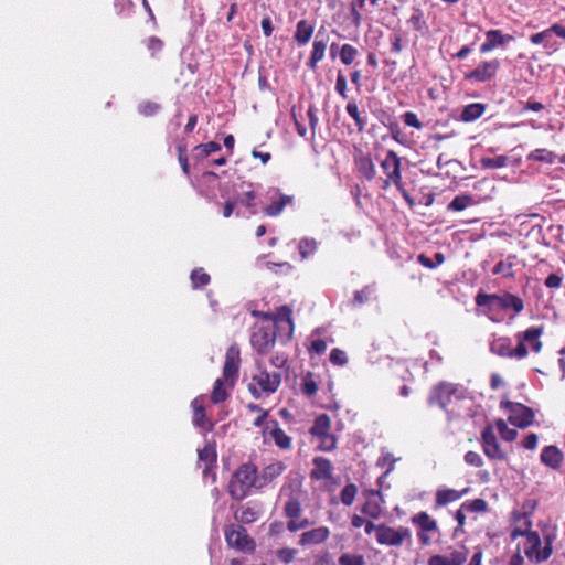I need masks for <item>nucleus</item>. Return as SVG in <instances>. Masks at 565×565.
I'll return each instance as SVG.
<instances>
[{"label":"nucleus","instance_id":"58","mask_svg":"<svg viewBox=\"0 0 565 565\" xmlns=\"http://www.w3.org/2000/svg\"><path fill=\"white\" fill-rule=\"evenodd\" d=\"M309 350L318 355L323 354L327 350V342L322 339H316L311 342Z\"/></svg>","mask_w":565,"mask_h":565},{"label":"nucleus","instance_id":"27","mask_svg":"<svg viewBox=\"0 0 565 565\" xmlns=\"http://www.w3.org/2000/svg\"><path fill=\"white\" fill-rule=\"evenodd\" d=\"M221 150V145L215 141H210L207 143H201L193 148L192 156L195 160H203L207 158L211 153L217 152Z\"/></svg>","mask_w":565,"mask_h":565},{"label":"nucleus","instance_id":"19","mask_svg":"<svg viewBox=\"0 0 565 565\" xmlns=\"http://www.w3.org/2000/svg\"><path fill=\"white\" fill-rule=\"evenodd\" d=\"M203 399L204 396L200 395L195 397L191 403L193 409V424L196 427L212 429L213 424L206 418L205 409L203 407Z\"/></svg>","mask_w":565,"mask_h":565},{"label":"nucleus","instance_id":"54","mask_svg":"<svg viewBox=\"0 0 565 565\" xmlns=\"http://www.w3.org/2000/svg\"><path fill=\"white\" fill-rule=\"evenodd\" d=\"M160 109V106L153 102H145L139 105V113L145 116H152Z\"/></svg>","mask_w":565,"mask_h":565},{"label":"nucleus","instance_id":"4","mask_svg":"<svg viewBox=\"0 0 565 565\" xmlns=\"http://www.w3.org/2000/svg\"><path fill=\"white\" fill-rule=\"evenodd\" d=\"M466 399H468V392L465 387L457 384L443 382L431 390L428 402L430 405L436 404L445 409L454 401Z\"/></svg>","mask_w":565,"mask_h":565},{"label":"nucleus","instance_id":"50","mask_svg":"<svg viewBox=\"0 0 565 565\" xmlns=\"http://www.w3.org/2000/svg\"><path fill=\"white\" fill-rule=\"evenodd\" d=\"M408 22L415 30L420 31L425 26L423 12L420 10L415 9Z\"/></svg>","mask_w":565,"mask_h":565},{"label":"nucleus","instance_id":"43","mask_svg":"<svg viewBox=\"0 0 565 565\" xmlns=\"http://www.w3.org/2000/svg\"><path fill=\"white\" fill-rule=\"evenodd\" d=\"M411 540V531L407 527L391 529V545H399Z\"/></svg>","mask_w":565,"mask_h":565},{"label":"nucleus","instance_id":"53","mask_svg":"<svg viewBox=\"0 0 565 565\" xmlns=\"http://www.w3.org/2000/svg\"><path fill=\"white\" fill-rule=\"evenodd\" d=\"M296 554H297V551L294 548H289V547L280 548L277 552L278 558L285 564H289L290 562H292Z\"/></svg>","mask_w":565,"mask_h":565},{"label":"nucleus","instance_id":"10","mask_svg":"<svg viewBox=\"0 0 565 565\" xmlns=\"http://www.w3.org/2000/svg\"><path fill=\"white\" fill-rule=\"evenodd\" d=\"M239 363V348L237 344H232L226 351L223 366V376L231 386L234 385L238 376Z\"/></svg>","mask_w":565,"mask_h":565},{"label":"nucleus","instance_id":"57","mask_svg":"<svg viewBox=\"0 0 565 565\" xmlns=\"http://www.w3.org/2000/svg\"><path fill=\"white\" fill-rule=\"evenodd\" d=\"M318 386L311 377H306L302 385V392L307 396H312L317 393Z\"/></svg>","mask_w":565,"mask_h":565},{"label":"nucleus","instance_id":"5","mask_svg":"<svg viewBox=\"0 0 565 565\" xmlns=\"http://www.w3.org/2000/svg\"><path fill=\"white\" fill-rule=\"evenodd\" d=\"M310 476L313 480L321 482L322 491L333 492L337 490L339 483L333 476V467L329 459L316 457Z\"/></svg>","mask_w":565,"mask_h":565},{"label":"nucleus","instance_id":"34","mask_svg":"<svg viewBox=\"0 0 565 565\" xmlns=\"http://www.w3.org/2000/svg\"><path fill=\"white\" fill-rule=\"evenodd\" d=\"M499 298L500 295L479 292L476 296L475 301L477 306L487 307L489 310H492L494 308H499Z\"/></svg>","mask_w":565,"mask_h":565},{"label":"nucleus","instance_id":"49","mask_svg":"<svg viewBox=\"0 0 565 565\" xmlns=\"http://www.w3.org/2000/svg\"><path fill=\"white\" fill-rule=\"evenodd\" d=\"M345 109H347V113L354 119L359 129L360 130L363 129L364 120L360 116V111H359V107H358L356 103H354V102L348 103Z\"/></svg>","mask_w":565,"mask_h":565},{"label":"nucleus","instance_id":"15","mask_svg":"<svg viewBox=\"0 0 565 565\" xmlns=\"http://www.w3.org/2000/svg\"><path fill=\"white\" fill-rule=\"evenodd\" d=\"M268 199L270 203L264 209L265 214L268 216L279 215L285 206L292 201L291 196L281 194L277 189L268 192Z\"/></svg>","mask_w":565,"mask_h":565},{"label":"nucleus","instance_id":"52","mask_svg":"<svg viewBox=\"0 0 565 565\" xmlns=\"http://www.w3.org/2000/svg\"><path fill=\"white\" fill-rule=\"evenodd\" d=\"M330 361L335 365H344L348 362L347 353L340 349H333L330 353Z\"/></svg>","mask_w":565,"mask_h":565},{"label":"nucleus","instance_id":"64","mask_svg":"<svg viewBox=\"0 0 565 565\" xmlns=\"http://www.w3.org/2000/svg\"><path fill=\"white\" fill-rule=\"evenodd\" d=\"M523 446L526 449L533 450L537 446V435L536 434H529L525 439L523 440Z\"/></svg>","mask_w":565,"mask_h":565},{"label":"nucleus","instance_id":"61","mask_svg":"<svg viewBox=\"0 0 565 565\" xmlns=\"http://www.w3.org/2000/svg\"><path fill=\"white\" fill-rule=\"evenodd\" d=\"M335 90L343 97L347 98V79L341 73L338 74L335 82Z\"/></svg>","mask_w":565,"mask_h":565},{"label":"nucleus","instance_id":"32","mask_svg":"<svg viewBox=\"0 0 565 565\" xmlns=\"http://www.w3.org/2000/svg\"><path fill=\"white\" fill-rule=\"evenodd\" d=\"M375 298H376L375 288L373 286H366L363 289L356 290L354 292L352 303L354 306H361V305H364Z\"/></svg>","mask_w":565,"mask_h":565},{"label":"nucleus","instance_id":"31","mask_svg":"<svg viewBox=\"0 0 565 565\" xmlns=\"http://www.w3.org/2000/svg\"><path fill=\"white\" fill-rule=\"evenodd\" d=\"M484 105L479 103H473L465 107L461 113V119L463 121H473L481 117L484 113Z\"/></svg>","mask_w":565,"mask_h":565},{"label":"nucleus","instance_id":"62","mask_svg":"<svg viewBox=\"0 0 565 565\" xmlns=\"http://www.w3.org/2000/svg\"><path fill=\"white\" fill-rule=\"evenodd\" d=\"M403 118H404V122L407 126L415 127V128L422 127L420 121L418 120L417 116L414 113L407 111L403 115Z\"/></svg>","mask_w":565,"mask_h":565},{"label":"nucleus","instance_id":"3","mask_svg":"<svg viewBox=\"0 0 565 565\" xmlns=\"http://www.w3.org/2000/svg\"><path fill=\"white\" fill-rule=\"evenodd\" d=\"M264 481L257 476V468L253 463L242 465L233 475L230 483V494L242 492L243 494L252 488L259 489Z\"/></svg>","mask_w":565,"mask_h":565},{"label":"nucleus","instance_id":"28","mask_svg":"<svg viewBox=\"0 0 565 565\" xmlns=\"http://www.w3.org/2000/svg\"><path fill=\"white\" fill-rule=\"evenodd\" d=\"M259 510L252 507H239L235 510L234 516L241 523H252L258 519Z\"/></svg>","mask_w":565,"mask_h":565},{"label":"nucleus","instance_id":"45","mask_svg":"<svg viewBox=\"0 0 565 565\" xmlns=\"http://www.w3.org/2000/svg\"><path fill=\"white\" fill-rule=\"evenodd\" d=\"M191 281L194 288H200L210 282V275L202 268L194 269L191 274Z\"/></svg>","mask_w":565,"mask_h":565},{"label":"nucleus","instance_id":"20","mask_svg":"<svg viewBox=\"0 0 565 565\" xmlns=\"http://www.w3.org/2000/svg\"><path fill=\"white\" fill-rule=\"evenodd\" d=\"M537 505L536 500L526 498L520 508L512 512V525L521 524L522 521H530V515L533 513Z\"/></svg>","mask_w":565,"mask_h":565},{"label":"nucleus","instance_id":"35","mask_svg":"<svg viewBox=\"0 0 565 565\" xmlns=\"http://www.w3.org/2000/svg\"><path fill=\"white\" fill-rule=\"evenodd\" d=\"M551 38H552V34H551V31L548 28L542 32L532 34L530 38V41L532 44H535V45L544 43V47L557 50V45H555L554 43H551Z\"/></svg>","mask_w":565,"mask_h":565},{"label":"nucleus","instance_id":"29","mask_svg":"<svg viewBox=\"0 0 565 565\" xmlns=\"http://www.w3.org/2000/svg\"><path fill=\"white\" fill-rule=\"evenodd\" d=\"M329 429H330V418L328 415L322 414V415H319L315 419V423H313L312 427L310 428V434L312 436L322 437V436H327V434L329 433Z\"/></svg>","mask_w":565,"mask_h":565},{"label":"nucleus","instance_id":"46","mask_svg":"<svg viewBox=\"0 0 565 565\" xmlns=\"http://www.w3.org/2000/svg\"><path fill=\"white\" fill-rule=\"evenodd\" d=\"M358 55V51L351 44H343L340 51V60L343 64L350 65Z\"/></svg>","mask_w":565,"mask_h":565},{"label":"nucleus","instance_id":"11","mask_svg":"<svg viewBox=\"0 0 565 565\" xmlns=\"http://www.w3.org/2000/svg\"><path fill=\"white\" fill-rule=\"evenodd\" d=\"M482 446L484 454L491 458L497 460H505L507 455L501 449L498 439L491 427H486L481 435Z\"/></svg>","mask_w":565,"mask_h":565},{"label":"nucleus","instance_id":"8","mask_svg":"<svg viewBox=\"0 0 565 565\" xmlns=\"http://www.w3.org/2000/svg\"><path fill=\"white\" fill-rule=\"evenodd\" d=\"M501 407L509 413L508 418L512 425L519 428H526L532 425L534 413L530 407L521 403H513L510 401H502Z\"/></svg>","mask_w":565,"mask_h":565},{"label":"nucleus","instance_id":"12","mask_svg":"<svg viewBox=\"0 0 565 565\" xmlns=\"http://www.w3.org/2000/svg\"><path fill=\"white\" fill-rule=\"evenodd\" d=\"M468 558L465 547L450 550L447 554L433 555L428 558L427 565H463Z\"/></svg>","mask_w":565,"mask_h":565},{"label":"nucleus","instance_id":"51","mask_svg":"<svg viewBox=\"0 0 565 565\" xmlns=\"http://www.w3.org/2000/svg\"><path fill=\"white\" fill-rule=\"evenodd\" d=\"M286 513L290 519H297L300 515V503L291 499L286 503Z\"/></svg>","mask_w":565,"mask_h":565},{"label":"nucleus","instance_id":"40","mask_svg":"<svg viewBox=\"0 0 565 565\" xmlns=\"http://www.w3.org/2000/svg\"><path fill=\"white\" fill-rule=\"evenodd\" d=\"M365 532L371 534L374 532L375 539L381 544H387L388 543V529L385 527H375L371 522H366L365 524Z\"/></svg>","mask_w":565,"mask_h":565},{"label":"nucleus","instance_id":"56","mask_svg":"<svg viewBox=\"0 0 565 565\" xmlns=\"http://www.w3.org/2000/svg\"><path fill=\"white\" fill-rule=\"evenodd\" d=\"M360 170L367 179H372L374 177V167L371 160L362 159L360 161Z\"/></svg>","mask_w":565,"mask_h":565},{"label":"nucleus","instance_id":"36","mask_svg":"<svg viewBox=\"0 0 565 565\" xmlns=\"http://www.w3.org/2000/svg\"><path fill=\"white\" fill-rule=\"evenodd\" d=\"M255 196H256L255 192L249 190V191L244 192L243 194H239L234 201L236 204H241V205L249 209L252 214H256L257 210L254 204Z\"/></svg>","mask_w":565,"mask_h":565},{"label":"nucleus","instance_id":"33","mask_svg":"<svg viewBox=\"0 0 565 565\" xmlns=\"http://www.w3.org/2000/svg\"><path fill=\"white\" fill-rule=\"evenodd\" d=\"M526 159L529 161H539V162L552 164L555 162L556 154L546 149H535L527 154Z\"/></svg>","mask_w":565,"mask_h":565},{"label":"nucleus","instance_id":"2","mask_svg":"<svg viewBox=\"0 0 565 565\" xmlns=\"http://www.w3.org/2000/svg\"><path fill=\"white\" fill-rule=\"evenodd\" d=\"M543 334L542 327H530L525 331L518 332L514 338L518 342L515 348L511 347V340L502 337L494 339L490 343V351L499 356L522 360L527 356V349L524 342L531 343L532 351L539 353L542 349V341L540 340Z\"/></svg>","mask_w":565,"mask_h":565},{"label":"nucleus","instance_id":"42","mask_svg":"<svg viewBox=\"0 0 565 565\" xmlns=\"http://www.w3.org/2000/svg\"><path fill=\"white\" fill-rule=\"evenodd\" d=\"M226 398H227V392L224 388L223 380L217 379L214 383V387H213V391L211 394V401L214 404H218V403L224 402Z\"/></svg>","mask_w":565,"mask_h":565},{"label":"nucleus","instance_id":"22","mask_svg":"<svg viewBox=\"0 0 565 565\" xmlns=\"http://www.w3.org/2000/svg\"><path fill=\"white\" fill-rule=\"evenodd\" d=\"M320 34H321V32L319 31L316 36V40L313 41V44H312V51H311L310 58L307 62V66L310 70H315L317 67V64L320 61H322L324 57V53H326V49H327V40L319 39Z\"/></svg>","mask_w":565,"mask_h":565},{"label":"nucleus","instance_id":"21","mask_svg":"<svg viewBox=\"0 0 565 565\" xmlns=\"http://www.w3.org/2000/svg\"><path fill=\"white\" fill-rule=\"evenodd\" d=\"M329 529L326 526L316 527L301 534L299 543L303 546L315 545L324 542L329 537Z\"/></svg>","mask_w":565,"mask_h":565},{"label":"nucleus","instance_id":"44","mask_svg":"<svg viewBox=\"0 0 565 565\" xmlns=\"http://www.w3.org/2000/svg\"><path fill=\"white\" fill-rule=\"evenodd\" d=\"M481 166L487 169H499L508 164V158L505 156H497L492 158H482Z\"/></svg>","mask_w":565,"mask_h":565},{"label":"nucleus","instance_id":"16","mask_svg":"<svg viewBox=\"0 0 565 565\" xmlns=\"http://www.w3.org/2000/svg\"><path fill=\"white\" fill-rule=\"evenodd\" d=\"M264 434H268L280 449L291 447V438L279 427L277 420H268L264 428Z\"/></svg>","mask_w":565,"mask_h":565},{"label":"nucleus","instance_id":"24","mask_svg":"<svg viewBox=\"0 0 565 565\" xmlns=\"http://www.w3.org/2000/svg\"><path fill=\"white\" fill-rule=\"evenodd\" d=\"M541 460L544 465L556 469L563 461V454L557 447L547 446L541 452Z\"/></svg>","mask_w":565,"mask_h":565},{"label":"nucleus","instance_id":"60","mask_svg":"<svg viewBox=\"0 0 565 565\" xmlns=\"http://www.w3.org/2000/svg\"><path fill=\"white\" fill-rule=\"evenodd\" d=\"M465 461L468 465H471V466H475V467L482 466V458H481V456L478 452H475V451H468L465 455Z\"/></svg>","mask_w":565,"mask_h":565},{"label":"nucleus","instance_id":"1","mask_svg":"<svg viewBox=\"0 0 565 565\" xmlns=\"http://www.w3.org/2000/svg\"><path fill=\"white\" fill-rule=\"evenodd\" d=\"M531 521H522L521 524L511 525L510 539L521 537L518 550H522L525 557L535 564L547 561L553 554V543L556 540L555 529H545L542 533L531 530Z\"/></svg>","mask_w":565,"mask_h":565},{"label":"nucleus","instance_id":"14","mask_svg":"<svg viewBox=\"0 0 565 565\" xmlns=\"http://www.w3.org/2000/svg\"><path fill=\"white\" fill-rule=\"evenodd\" d=\"M253 382H255L260 392L264 393H274L278 390L280 382H281V375L280 373L274 372L268 373L265 370H260L257 374L253 376Z\"/></svg>","mask_w":565,"mask_h":565},{"label":"nucleus","instance_id":"30","mask_svg":"<svg viewBox=\"0 0 565 565\" xmlns=\"http://www.w3.org/2000/svg\"><path fill=\"white\" fill-rule=\"evenodd\" d=\"M515 259V256H508L507 259L500 260L493 268L492 273L494 275H502L505 278H513L514 277V270L513 260Z\"/></svg>","mask_w":565,"mask_h":565},{"label":"nucleus","instance_id":"17","mask_svg":"<svg viewBox=\"0 0 565 565\" xmlns=\"http://www.w3.org/2000/svg\"><path fill=\"white\" fill-rule=\"evenodd\" d=\"M487 41L481 44V53H488L498 46H503L513 40L512 35L503 34L500 30H489L486 32Z\"/></svg>","mask_w":565,"mask_h":565},{"label":"nucleus","instance_id":"63","mask_svg":"<svg viewBox=\"0 0 565 565\" xmlns=\"http://www.w3.org/2000/svg\"><path fill=\"white\" fill-rule=\"evenodd\" d=\"M561 284H562V278H561V276H558L556 274H551L545 279V286L547 288H558L561 286Z\"/></svg>","mask_w":565,"mask_h":565},{"label":"nucleus","instance_id":"9","mask_svg":"<svg viewBox=\"0 0 565 565\" xmlns=\"http://www.w3.org/2000/svg\"><path fill=\"white\" fill-rule=\"evenodd\" d=\"M276 342V332L271 326H255L250 334V344L258 354H266Z\"/></svg>","mask_w":565,"mask_h":565},{"label":"nucleus","instance_id":"38","mask_svg":"<svg viewBox=\"0 0 565 565\" xmlns=\"http://www.w3.org/2000/svg\"><path fill=\"white\" fill-rule=\"evenodd\" d=\"M495 427L501 435V438L505 441H513L518 437V431L515 429L509 428L507 423L503 419H498L495 422Z\"/></svg>","mask_w":565,"mask_h":565},{"label":"nucleus","instance_id":"13","mask_svg":"<svg viewBox=\"0 0 565 565\" xmlns=\"http://www.w3.org/2000/svg\"><path fill=\"white\" fill-rule=\"evenodd\" d=\"M500 63L498 60L484 61L480 63L472 72L466 75L467 79L476 82L490 81L498 72Z\"/></svg>","mask_w":565,"mask_h":565},{"label":"nucleus","instance_id":"25","mask_svg":"<svg viewBox=\"0 0 565 565\" xmlns=\"http://www.w3.org/2000/svg\"><path fill=\"white\" fill-rule=\"evenodd\" d=\"M499 308L504 310L512 309L515 313H520L524 308V303L520 297L510 292H504L503 295H500Z\"/></svg>","mask_w":565,"mask_h":565},{"label":"nucleus","instance_id":"18","mask_svg":"<svg viewBox=\"0 0 565 565\" xmlns=\"http://www.w3.org/2000/svg\"><path fill=\"white\" fill-rule=\"evenodd\" d=\"M487 510V502L480 498L465 502L456 512V520L459 525H463L468 514L482 513Z\"/></svg>","mask_w":565,"mask_h":565},{"label":"nucleus","instance_id":"55","mask_svg":"<svg viewBox=\"0 0 565 565\" xmlns=\"http://www.w3.org/2000/svg\"><path fill=\"white\" fill-rule=\"evenodd\" d=\"M199 459L206 463H212L215 460V451L212 447L206 446L199 450Z\"/></svg>","mask_w":565,"mask_h":565},{"label":"nucleus","instance_id":"39","mask_svg":"<svg viewBox=\"0 0 565 565\" xmlns=\"http://www.w3.org/2000/svg\"><path fill=\"white\" fill-rule=\"evenodd\" d=\"M275 324H280V323H284L286 322L288 328H289V331L292 332L294 330V322H292V319H291V309L287 306H284L281 307L275 319L273 318Z\"/></svg>","mask_w":565,"mask_h":565},{"label":"nucleus","instance_id":"37","mask_svg":"<svg viewBox=\"0 0 565 565\" xmlns=\"http://www.w3.org/2000/svg\"><path fill=\"white\" fill-rule=\"evenodd\" d=\"M317 241L313 238L305 237L299 242L298 249L301 255V257L308 258L310 255H312L317 249Z\"/></svg>","mask_w":565,"mask_h":565},{"label":"nucleus","instance_id":"59","mask_svg":"<svg viewBox=\"0 0 565 565\" xmlns=\"http://www.w3.org/2000/svg\"><path fill=\"white\" fill-rule=\"evenodd\" d=\"M163 46V43L160 39L156 36H151L147 41V47L151 52V55L153 56L157 52H159Z\"/></svg>","mask_w":565,"mask_h":565},{"label":"nucleus","instance_id":"47","mask_svg":"<svg viewBox=\"0 0 565 565\" xmlns=\"http://www.w3.org/2000/svg\"><path fill=\"white\" fill-rule=\"evenodd\" d=\"M340 565H365L363 555L344 553L339 557Z\"/></svg>","mask_w":565,"mask_h":565},{"label":"nucleus","instance_id":"7","mask_svg":"<svg viewBox=\"0 0 565 565\" xmlns=\"http://www.w3.org/2000/svg\"><path fill=\"white\" fill-rule=\"evenodd\" d=\"M412 522L418 529L417 536L422 545L428 546L434 536L439 535L437 522L426 512H418L412 516Z\"/></svg>","mask_w":565,"mask_h":565},{"label":"nucleus","instance_id":"41","mask_svg":"<svg viewBox=\"0 0 565 565\" xmlns=\"http://www.w3.org/2000/svg\"><path fill=\"white\" fill-rule=\"evenodd\" d=\"M475 203L470 195H457L448 205L451 211H462Z\"/></svg>","mask_w":565,"mask_h":565},{"label":"nucleus","instance_id":"6","mask_svg":"<svg viewBox=\"0 0 565 565\" xmlns=\"http://www.w3.org/2000/svg\"><path fill=\"white\" fill-rule=\"evenodd\" d=\"M225 541L231 548L242 553H250L255 550L254 540L247 531L239 525H230L225 529Z\"/></svg>","mask_w":565,"mask_h":565},{"label":"nucleus","instance_id":"26","mask_svg":"<svg viewBox=\"0 0 565 565\" xmlns=\"http://www.w3.org/2000/svg\"><path fill=\"white\" fill-rule=\"evenodd\" d=\"M391 159L393 160V166H394V170L391 173V182H393L396 185L397 190L403 194L405 200L409 204H413V200L411 199V196L408 195L407 191L403 188V185L401 183V173H399V164H401V162H399V159L392 151H391Z\"/></svg>","mask_w":565,"mask_h":565},{"label":"nucleus","instance_id":"23","mask_svg":"<svg viewBox=\"0 0 565 565\" xmlns=\"http://www.w3.org/2000/svg\"><path fill=\"white\" fill-rule=\"evenodd\" d=\"M313 31L315 25L312 23L308 22L307 20H300L296 26V32L294 35L295 42L299 46L306 45L310 41Z\"/></svg>","mask_w":565,"mask_h":565},{"label":"nucleus","instance_id":"48","mask_svg":"<svg viewBox=\"0 0 565 565\" xmlns=\"http://www.w3.org/2000/svg\"><path fill=\"white\" fill-rule=\"evenodd\" d=\"M282 470H284V466L280 462L268 465L267 467H265L264 476H263L264 483L266 482L267 479L271 480L273 478L280 475L282 472Z\"/></svg>","mask_w":565,"mask_h":565}]
</instances>
